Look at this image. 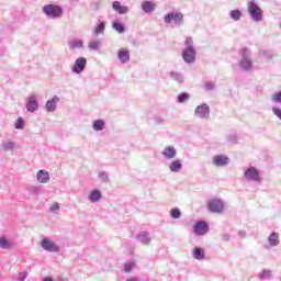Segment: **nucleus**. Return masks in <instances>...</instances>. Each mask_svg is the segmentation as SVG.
Instances as JSON below:
<instances>
[{"instance_id": "2f4dec72", "label": "nucleus", "mask_w": 281, "mask_h": 281, "mask_svg": "<svg viewBox=\"0 0 281 281\" xmlns=\"http://www.w3.org/2000/svg\"><path fill=\"white\" fill-rule=\"evenodd\" d=\"M229 16L233 21H240L243 18V11H240V9L232 10L229 11Z\"/></svg>"}, {"instance_id": "aec40b11", "label": "nucleus", "mask_w": 281, "mask_h": 281, "mask_svg": "<svg viewBox=\"0 0 281 281\" xmlns=\"http://www.w3.org/2000/svg\"><path fill=\"white\" fill-rule=\"evenodd\" d=\"M112 8L115 12H119V14H128V7L122 5L121 1L112 2Z\"/></svg>"}, {"instance_id": "a878e982", "label": "nucleus", "mask_w": 281, "mask_h": 281, "mask_svg": "<svg viewBox=\"0 0 281 281\" xmlns=\"http://www.w3.org/2000/svg\"><path fill=\"white\" fill-rule=\"evenodd\" d=\"M268 243L270 247H278V245H280V235L276 232H272L268 237Z\"/></svg>"}, {"instance_id": "c756f323", "label": "nucleus", "mask_w": 281, "mask_h": 281, "mask_svg": "<svg viewBox=\"0 0 281 281\" xmlns=\"http://www.w3.org/2000/svg\"><path fill=\"white\" fill-rule=\"evenodd\" d=\"M193 258L195 260H203V258H205V251L203 250V248L201 247H195L193 249Z\"/></svg>"}, {"instance_id": "2eb2a0df", "label": "nucleus", "mask_w": 281, "mask_h": 281, "mask_svg": "<svg viewBox=\"0 0 281 281\" xmlns=\"http://www.w3.org/2000/svg\"><path fill=\"white\" fill-rule=\"evenodd\" d=\"M161 155L162 157H165V159H175V157H177V149L175 148V146H167L162 150Z\"/></svg>"}, {"instance_id": "ddd939ff", "label": "nucleus", "mask_w": 281, "mask_h": 281, "mask_svg": "<svg viewBox=\"0 0 281 281\" xmlns=\"http://www.w3.org/2000/svg\"><path fill=\"white\" fill-rule=\"evenodd\" d=\"M58 102H60V98L58 95H54L50 100H47L44 109L47 113H54L58 106Z\"/></svg>"}, {"instance_id": "4468645a", "label": "nucleus", "mask_w": 281, "mask_h": 281, "mask_svg": "<svg viewBox=\"0 0 281 281\" xmlns=\"http://www.w3.org/2000/svg\"><path fill=\"white\" fill-rule=\"evenodd\" d=\"M244 177L247 181H260V172L255 167L248 168L245 171Z\"/></svg>"}, {"instance_id": "7c9ffc66", "label": "nucleus", "mask_w": 281, "mask_h": 281, "mask_svg": "<svg viewBox=\"0 0 281 281\" xmlns=\"http://www.w3.org/2000/svg\"><path fill=\"white\" fill-rule=\"evenodd\" d=\"M136 262L135 260H128V261H125L124 265H123V271L125 273H131V271L136 267Z\"/></svg>"}, {"instance_id": "f8f14e48", "label": "nucleus", "mask_w": 281, "mask_h": 281, "mask_svg": "<svg viewBox=\"0 0 281 281\" xmlns=\"http://www.w3.org/2000/svg\"><path fill=\"white\" fill-rule=\"evenodd\" d=\"M213 166L216 168H225V166H229V157L225 155H215L212 158Z\"/></svg>"}, {"instance_id": "7ed1b4c3", "label": "nucleus", "mask_w": 281, "mask_h": 281, "mask_svg": "<svg viewBox=\"0 0 281 281\" xmlns=\"http://www.w3.org/2000/svg\"><path fill=\"white\" fill-rule=\"evenodd\" d=\"M247 12L255 23H260L262 21L263 12L262 9L256 3V0H250L247 3Z\"/></svg>"}, {"instance_id": "4be33fe9", "label": "nucleus", "mask_w": 281, "mask_h": 281, "mask_svg": "<svg viewBox=\"0 0 281 281\" xmlns=\"http://www.w3.org/2000/svg\"><path fill=\"white\" fill-rule=\"evenodd\" d=\"M169 170L170 172H181L183 170V164L179 159L172 160L169 162Z\"/></svg>"}, {"instance_id": "6ab92c4d", "label": "nucleus", "mask_w": 281, "mask_h": 281, "mask_svg": "<svg viewBox=\"0 0 281 281\" xmlns=\"http://www.w3.org/2000/svg\"><path fill=\"white\" fill-rule=\"evenodd\" d=\"M36 179L38 181V183H49V171L46 170H38L37 175H36Z\"/></svg>"}, {"instance_id": "58836bf2", "label": "nucleus", "mask_w": 281, "mask_h": 281, "mask_svg": "<svg viewBox=\"0 0 281 281\" xmlns=\"http://www.w3.org/2000/svg\"><path fill=\"white\" fill-rule=\"evenodd\" d=\"M187 100H190V94H188V92H181V93L178 95V102L183 103V102H186Z\"/></svg>"}, {"instance_id": "49530a36", "label": "nucleus", "mask_w": 281, "mask_h": 281, "mask_svg": "<svg viewBox=\"0 0 281 281\" xmlns=\"http://www.w3.org/2000/svg\"><path fill=\"white\" fill-rule=\"evenodd\" d=\"M154 120L157 124H166V119H164L162 116H155Z\"/></svg>"}, {"instance_id": "0eeeda50", "label": "nucleus", "mask_w": 281, "mask_h": 281, "mask_svg": "<svg viewBox=\"0 0 281 281\" xmlns=\"http://www.w3.org/2000/svg\"><path fill=\"white\" fill-rule=\"evenodd\" d=\"M194 115L199 120H207L210 117V105L207 103L198 105L194 110Z\"/></svg>"}, {"instance_id": "8fccbe9b", "label": "nucleus", "mask_w": 281, "mask_h": 281, "mask_svg": "<svg viewBox=\"0 0 281 281\" xmlns=\"http://www.w3.org/2000/svg\"><path fill=\"white\" fill-rule=\"evenodd\" d=\"M238 236H240V238H246L247 237V233L245 231H239L238 232Z\"/></svg>"}, {"instance_id": "f3484780", "label": "nucleus", "mask_w": 281, "mask_h": 281, "mask_svg": "<svg viewBox=\"0 0 281 281\" xmlns=\"http://www.w3.org/2000/svg\"><path fill=\"white\" fill-rule=\"evenodd\" d=\"M137 240L140 245H150V243H153V237H150V233L140 232L137 235Z\"/></svg>"}, {"instance_id": "f03ea898", "label": "nucleus", "mask_w": 281, "mask_h": 281, "mask_svg": "<svg viewBox=\"0 0 281 281\" xmlns=\"http://www.w3.org/2000/svg\"><path fill=\"white\" fill-rule=\"evenodd\" d=\"M186 48L182 50V59L187 65H192L196 60V49L192 37H187L184 42Z\"/></svg>"}, {"instance_id": "1a4fd4ad", "label": "nucleus", "mask_w": 281, "mask_h": 281, "mask_svg": "<svg viewBox=\"0 0 281 281\" xmlns=\"http://www.w3.org/2000/svg\"><path fill=\"white\" fill-rule=\"evenodd\" d=\"M25 106H26V111L29 113H36V111H38V95L37 94H31L27 98Z\"/></svg>"}, {"instance_id": "393cba45", "label": "nucleus", "mask_w": 281, "mask_h": 281, "mask_svg": "<svg viewBox=\"0 0 281 281\" xmlns=\"http://www.w3.org/2000/svg\"><path fill=\"white\" fill-rule=\"evenodd\" d=\"M92 128L93 131H97V133L104 131V128H106V122H104L102 119L94 120L92 122Z\"/></svg>"}, {"instance_id": "5701e85b", "label": "nucleus", "mask_w": 281, "mask_h": 281, "mask_svg": "<svg viewBox=\"0 0 281 281\" xmlns=\"http://www.w3.org/2000/svg\"><path fill=\"white\" fill-rule=\"evenodd\" d=\"M88 200L91 203H98V201L102 200V192L98 189H94L90 192V194L88 195Z\"/></svg>"}, {"instance_id": "4c0bfd02", "label": "nucleus", "mask_w": 281, "mask_h": 281, "mask_svg": "<svg viewBox=\"0 0 281 281\" xmlns=\"http://www.w3.org/2000/svg\"><path fill=\"white\" fill-rule=\"evenodd\" d=\"M269 278H271L270 270H263L259 273V280H269Z\"/></svg>"}, {"instance_id": "412c9836", "label": "nucleus", "mask_w": 281, "mask_h": 281, "mask_svg": "<svg viewBox=\"0 0 281 281\" xmlns=\"http://www.w3.org/2000/svg\"><path fill=\"white\" fill-rule=\"evenodd\" d=\"M68 47L71 52H76V49H82L85 47V42L82 40H72L68 42Z\"/></svg>"}, {"instance_id": "423d86ee", "label": "nucleus", "mask_w": 281, "mask_h": 281, "mask_svg": "<svg viewBox=\"0 0 281 281\" xmlns=\"http://www.w3.org/2000/svg\"><path fill=\"white\" fill-rule=\"evenodd\" d=\"M41 247L44 251H49L50 254H58L60 247L56 243L52 241L49 238L44 237L41 241Z\"/></svg>"}, {"instance_id": "c85d7f7f", "label": "nucleus", "mask_w": 281, "mask_h": 281, "mask_svg": "<svg viewBox=\"0 0 281 281\" xmlns=\"http://www.w3.org/2000/svg\"><path fill=\"white\" fill-rule=\"evenodd\" d=\"M112 29H114V31L117 32V34H124V32H126V26H124L123 23L117 21L112 22Z\"/></svg>"}, {"instance_id": "9d476101", "label": "nucleus", "mask_w": 281, "mask_h": 281, "mask_svg": "<svg viewBox=\"0 0 281 281\" xmlns=\"http://www.w3.org/2000/svg\"><path fill=\"white\" fill-rule=\"evenodd\" d=\"M209 212H212L213 214H222L225 204L222 202V200H211L207 203Z\"/></svg>"}, {"instance_id": "20e7f679", "label": "nucleus", "mask_w": 281, "mask_h": 281, "mask_svg": "<svg viewBox=\"0 0 281 281\" xmlns=\"http://www.w3.org/2000/svg\"><path fill=\"white\" fill-rule=\"evenodd\" d=\"M43 13L47 19H58L63 16V8L57 4H45L43 7Z\"/></svg>"}, {"instance_id": "b1692460", "label": "nucleus", "mask_w": 281, "mask_h": 281, "mask_svg": "<svg viewBox=\"0 0 281 281\" xmlns=\"http://www.w3.org/2000/svg\"><path fill=\"white\" fill-rule=\"evenodd\" d=\"M140 8L145 14H150L155 10V3H153L150 0H147L140 4Z\"/></svg>"}, {"instance_id": "c9c22d12", "label": "nucleus", "mask_w": 281, "mask_h": 281, "mask_svg": "<svg viewBox=\"0 0 281 281\" xmlns=\"http://www.w3.org/2000/svg\"><path fill=\"white\" fill-rule=\"evenodd\" d=\"M226 140L228 142V144H236L238 142V136L236 135V133L228 134L226 136Z\"/></svg>"}, {"instance_id": "de8ad7c7", "label": "nucleus", "mask_w": 281, "mask_h": 281, "mask_svg": "<svg viewBox=\"0 0 281 281\" xmlns=\"http://www.w3.org/2000/svg\"><path fill=\"white\" fill-rule=\"evenodd\" d=\"M29 192H31L32 194H36V192H41V188L38 187H30L27 189Z\"/></svg>"}, {"instance_id": "ea45409f", "label": "nucleus", "mask_w": 281, "mask_h": 281, "mask_svg": "<svg viewBox=\"0 0 281 281\" xmlns=\"http://www.w3.org/2000/svg\"><path fill=\"white\" fill-rule=\"evenodd\" d=\"M99 179L100 181H102V183H109V173H106L105 171H100Z\"/></svg>"}, {"instance_id": "79ce46f5", "label": "nucleus", "mask_w": 281, "mask_h": 281, "mask_svg": "<svg viewBox=\"0 0 281 281\" xmlns=\"http://www.w3.org/2000/svg\"><path fill=\"white\" fill-rule=\"evenodd\" d=\"M58 211H60V204H58V202H55L49 206V212H54V214H56Z\"/></svg>"}, {"instance_id": "cd10ccee", "label": "nucleus", "mask_w": 281, "mask_h": 281, "mask_svg": "<svg viewBox=\"0 0 281 281\" xmlns=\"http://www.w3.org/2000/svg\"><path fill=\"white\" fill-rule=\"evenodd\" d=\"M14 146H16V144L12 140H2L0 145L4 153H8V150H14Z\"/></svg>"}, {"instance_id": "72a5a7b5", "label": "nucleus", "mask_w": 281, "mask_h": 281, "mask_svg": "<svg viewBox=\"0 0 281 281\" xmlns=\"http://www.w3.org/2000/svg\"><path fill=\"white\" fill-rule=\"evenodd\" d=\"M101 45H102V43L100 41H93L88 44V48L91 52H98V49H100Z\"/></svg>"}, {"instance_id": "a18cd8bd", "label": "nucleus", "mask_w": 281, "mask_h": 281, "mask_svg": "<svg viewBox=\"0 0 281 281\" xmlns=\"http://www.w3.org/2000/svg\"><path fill=\"white\" fill-rule=\"evenodd\" d=\"M222 240H224L225 243H228V240H232V235L229 233H224L222 235Z\"/></svg>"}, {"instance_id": "e433bc0d", "label": "nucleus", "mask_w": 281, "mask_h": 281, "mask_svg": "<svg viewBox=\"0 0 281 281\" xmlns=\"http://www.w3.org/2000/svg\"><path fill=\"white\" fill-rule=\"evenodd\" d=\"M170 216L171 218H181V210L175 207L170 210Z\"/></svg>"}, {"instance_id": "f257e3e1", "label": "nucleus", "mask_w": 281, "mask_h": 281, "mask_svg": "<svg viewBox=\"0 0 281 281\" xmlns=\"http://www.w3.org/2000/svg\"><path fill=\"white\" fill-rule=\"evenodd\" d=\"M238 67L241 71H246L247 74L254 71V55L247 46H244L239 50Z\"/></svg>"}, {"instance_id": "a19ab883", "label": "nucleus", "mask_w": 281, "mask_h": 281, "mask_svg": "<svg viewBox=\"0 0 281 281\" xmlns=\"http://www.w3.org/2000/svg\"><path fill=\"white\" fill-rule=\"evenodd\" d=\"M204 89L205 91H214V89H216V85H214L212 81H206L204 83Z\"/></svg>"}, {"instance_id": "09e8293b", "label": "nucleus", "mask_w": 281, "mask_h": 281, "mask_svg": "<svg viewBox=\"0 0 281 281\" xmlns=\"http://www.w3.org/2000/svg\"><path fill=\"white\" fill-rule=\"evenodd\" d=\"M125 281H144V280L139 279V277H131V278H127Z\"/></svg>"}, {"instance_id": "f704fd0d", "label": "nucleus", "mask_w": 281, "mask_h": 281, "mask_svg": "<svg viewBox=\"0 0 281 281\" xmlns=\"http://www.w3.org/2000/svg\"><path fill=\"white\" fill-rule=\"evenodd\" d=\"M14 126L18 131H23V128H25V120H23V117L19 116L16 119Z\"/></svg>"}, {"instance_id": "9b49d317", "label": "nucleus", "mask_w": 281, "mask_h": 281, "mask_svg": "<svg viewBox=\"0 0 281 281\" xmlns=\"http://www.w3.org/2000/svg\"><path fill=\"white\" fill-rule=\"evenodd\" d=\"M85 69H87V59L85 57L77 58L71 67L72 74H82Z\"/></svg>"}, {"instance_id": "dca6fc26", "label": "nucleus", "mask_w": 281, "mask_h": 281, "mask_svg": "<svg viewBox=\"0 0 281 281\" xmlns=\"http://www.w3.org/2000/svg\"><path fill=\"white\" fill-rule=\"evenodd\" d=\"M117 58H119L120 63H122L123 65H126V63H128V60H131V50L130 49H120L117 52Z\"/></svg>"}, {"instance_id": "37998d69", "label": "nucleus", "mask_w": 281, "mask_h": 281, "mask_svg": "<svg viewBox=\"0 0 281 281\" xmlns=\"http://www.w3.org/2000/svg\"><path fill=\"white\" fill-rule=\"evenodd\" d=\"M261 56L266 58V60H271L273 58V55L269 50H262Z\"/></svg>"}, {"instance_id": "3c124183", "label": "nucleus", "mask_w": 281, "mask_h": 281, "mask_svg": "<svg viewBox=\"0 0 281 281\" xmlns=\"http://www.w3.org/2000/svg\"><path fill=\"white\" fill-rule=\"evenodd\" d=\"M43 281H54V279H52L50 277H46L43 279Z\"/></svg>"}, {"instance_id": "6e6552de", "label": "nucleus", "mask_w": 281, "mask_h": 281, "mask_svg": "<svg viewBox=\"0 0 281 281\" xmlns=\"http://www.w3.org/2000/svg\"><path fill=\"white\" fill-rule=\"evenodd\" d=\"M210 232V225L205 221H198L193 225V233L195 236H205Z\"/></svg>"}, {"instance_id": "bb28decb", "label": "nucleus", "mask_w": 281, "mask_h": 281, "mask_svg": "<svg viewBox=\"0 0 281 281\" xmlns=\"http://www.w3.org/2000/svg\"><path fill=\"white\" fill-rule=\"evenodd\" d=\"M171 80H173L175 82H179V85H183L186 77L183 76V74L177 72V71H171L169 74Z\"/></svg>"}, {"instance_id": "a211bd4d", "label": "nucleus", "mask_w": 281, "mask_h": 281, "mask_svg": "<svg viewBox=\"0 0 281 281\" xmlns=\"http://www.w3.org/2000/svg\"><path fill=\"white\" fill-rule=\"evenodd\" d=\"M105 30L106 23H104V21L102 20L97 21L93 29V36H100V34H104Z\"/></svg>"}, {"instance_id": "39448f33", "label": "nucleus", "mask_w": 281, "mask_h": 281, "mask_svg": "<svg viewBox=\"0 0 281 281\" xmlns=\"http://www.w3.org/2000/svg\"><path fill=\"white\" fill-rule=\"evenodd\" d=\"M175 23L176 27L183 25V13L171 11L164 16V22L167 24Z\"/></svg>"}, {"instance_id": "c03bdc74", "label": "nucleus", "mask_w": 281, "mask_h": 281, "mask_svg": "<svg viewBox=\"0 0 281 281\" xmlns=\"http://www.w3.org/2000/svg\"><path fill=\"white\" fill-rule=\"evenodd\" d=\"M27 278V271H23V272H20L18 274V281H25V279Z\"/></svg>"}, {"instance_id": "473e14b6", "label": "nucleus", "mask_w": 281, "mask_h": 281, "mask_svg": "<svg viewBox=\"0 0 281 281\" xmlns=\"http://www.w3.org/2000/svg\"><path fill=\"white\" fill-rule=\"evenodd\" d=\"M0 247L1 249H12V243L8 240L4 236L0 237Z\"/></svg>"}]
</instances>
